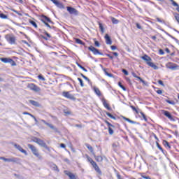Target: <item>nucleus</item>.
<instances>
[{"label": "nucleus", "mask_w": 179, "mask_h": 179, "mask_svg": "<svg viewBox=\"0 0 179 179\" xmlns=\"http://www.w3.org/2000/svg\"><path fill=\"white\" fill-rule=\"evenodd\" d=\"M27 88L30 89V90H32L33 92H35L36 93H38V92L41 91V89L34 83H29L27 85Z\"/></svg>", "instance_id": "39448f33"}, {"label": "nucleus", "mask_w": 179, "mask_h": 179, "mask_svg": "<svg viewBox=\"0 0 179 179\" xmlns=\"http://www.w3.org/2000/svg\"><path fill=\"white\" fill-rule=\"evenodd\" d=\"M108 134L109 135H113L114 134V130H113L112 127H108Z\"/></svg>", "instance_id": "a18cd8bd"}, {"label": "nucleus", "mask_w": 179, "mask_h": 179, "mask_svg": "<svg viewBox=\"0 0 179 179\" xmlns=\"http://www.w3.org/2000/svg\"><path fill=\"white\" fill-rule=\"evenodd\" d=\"M86 148H87V149L90 150V152H91V153H93V147H92V145H90V144H85Z\"/></svg>", "instance_id": "2f4dec72"}, {"label": "nucleus", "mask_w": 179, "mask_h": 179, "mask_svg": "<svg viewBox=\"0 0 179 179\" xmlns=\"http://www.w3.org/2000/svg\"><path fill=\"white\" fill-rule=\"evenodd\" d=\"M122 72L123 73H124L126 76H128V75H129L128 71H127V69H123L122 70Z\"/></svg>", "instance_id": "864d4df0"}, {"label": "nucleus", "mask_w": 179, "mask_h": 179, "mask_svg": "<svg viewBox=\"0 0 179 179\" xmlns=\"http://www.w3.org/2000/svg\"><path fill=\"white\" fill-rule=\"evenodd\" d=\"M110 19H111V22L113 24H118L120 23V20H117L114 17H111Z\"/></svg>", "instance_id": "393cba45"}, {"label": "nucleus", "mask_w": 179, "mask_h": 179, "mask_svg": "<svg viewBox=\"0 0 179 179\" xmlns=\"http://www.w3.org/2000/svg\"><path fill=\"white\" fill-rule=\"evenodd\" d=\"M78 80L80 82V85L81 87H84L85 84L83 83V80H82V78H78Z\"/></svg>", "instance_id": "ea45409f"}, {"label": "nucleus", "mask_w": 179, "mask_h": 179, "mask_svg": "<svg viewBox=\"0 0 179 179\" xmlns=\"http://www.w3.org/2000/svg\"><path fill=\"white\" fill-rule=\"evenodd\" d=\"M13 12H14L15 13H16L18 16H23V15L20 13H19L17 10H13Z\"/></svg>", "instance_id": "603ef678"}, {"label": "nucleus", "mask_w": 179, "mask_h": 179, "mask_svg": "<svg viewBox=\"0 0 179 179\" xmlns=\"http://www.w3.org/2000/svg\"><path fill=\"white\" fill-rule=\"evenodd\" d=\"M8 64H10L11 66H16V62L12 59H9Z\"/></svg>", "instance_id": "f704fd0d"}, {"label": "nucleus", "mask_w": 179, "mask_h": 179, "mask_svg": "<svg viewBox=\"0 0 179 179\" xmlns=\"http://www.w3.org/2000/svg\"><path fill=\"white\" fill-rule=\"evenodd\" d=\"M103 71L106 76H108L109 78H114V75L111 74V73H108V71H107V69H103Z\"/></svg>", "instance_id": "4be33fe9"}, {"label": "nucleus", "mask_w": 179, "mask_h": 179, "mask_svg": "<svg viewBox=\"0 0 179 179\" xmlns=\"http://www.w3.org/2000/svg\"><path fill=\"white\" fill-rule=\"evenodd\" d=\"M157 22H159V23H164V20H162L160 18H157Z\"/></svg>", "instance_id": "338daca9"}, {"label": "nucleus", "mask_w": 179, "mask_h": 179, "mask_svg": "<svg viewBox=\"0 0 179 179\" xmlns=\"http://www.w3.org/2000/svg\"><path fill=\"white\" fill-rule=\"evenodd\" d=\"M27 147L29 149H30L31 152H32V155L34 156H36L37 159L39 160H41L43 159V156H41V154L38 152V149L37 148L31 144H27Z\"/></svg>", "instance_id": "f257e3e1"}, {"label": "nucleus", "mask_w": 179, "mask_h": 179, "mask_svg": "<svg viewBox=\"0 0 179 179\" xmlns=\"http://www.w3.org/2000/svg\"><path fill=\"white\" fill-rule=\"evenodd\" d=\"M10 59V58H8V57L0 58V61H1V62H3L4 64H8Z\"/></svg>", "instance_id": "5701e85b"}, {"label": "nucleus", "mask_w": 179, "mask_h": 179, "mask_svg": "<svg viewBox=\"0 0 179 179\" xmlns=\"http://www.w3.org/2000/svg\"><path fill=\"white\" fill-rule=\"evenodd\" d=\"M162 113L164 115H165V117H167V118H169V120H170L171 121H174V118L173 117V115H171V113H170V112L167 110H162Z\"/></svg>", "instance_id": "4468645a"}, {"label": "nucleus", "mask_w": 179, "mask_h": 179, "mask_svg": "<svg viewBox=\"0 0 179 179\" xmlns=\"http://www.w3.org/2000/svg\"><path fill=\"white\" fill-rule=\"evenodd\" d=\"M159 53L160 55H164V51L162 49L159 50Z\"/></svg>", "instance_id": "13d9d810"}, {"label": "nucleus", "mask_w": 179, "mask_h": 179, "mask_svg": "<svg viewBox=\"0 0 179 179\" xmlns=\"http://www.w3.org/2000/svg\"><path fill=\"white\" fill-rule=\"evenodd\" d=\"M94 92L96 93V94L99 96H101V92H100V90L99 88L94 87Z\"/></svg>", "instance_id": "b1692460"}, {"label": "nucleus", "mask_w": 179, "mask_h": 179, "mask_svg": "<svg viewBox=\"0 0 179 179\" xmlns=\"http://www.w3.org/2000/svg\"><path fill=\"white\" fill-rule=\"evenodd\" d=\"M66 9L70 15H74V16H78V15H79V11H78L75 8L67 6Z\"/></svg>", "instance_id": "423d86ee"}, {"label": "nucleus", "mask_w": 179, "mask_h": 179, "mask_svg": "<svg viewBox=\"0 0 179 179\" xmlns=\"http://www.w3.org/2000/svg\"><path fill=\"white\" fill-rule=\"evenodd\" d=\"M7 162L9 163H17V162H19V159L16 157L7 158Z\"/></svg>", "instance_id": "a211bd4d"}, {"label": "nucleus", "mask_w": 179, "mask_h": 179, "mask_svg": "<svg viewBox=\"0 0 179 179\" xmlns=\"http://www.w3.org/2000/svg\"><path fill=\"white\" fill-rule=\"evenodd\" d=\"M140 114L141 115V116L143 117L145 121H148V118H146V115H145V113H143V112H141Z\"/></svg>", "instance_id": "3c124183"}, {"label": "nucleus", "mask_w": 179, "mask_h": 179, "mask_svg": "<svg viewBox=\"0 0 179 179\" xmlns=\"http://www.w3.org/2000/svg\"><path fill=\"white\" fill-rule=\"evenodd\" d=\"M166 68L171 69L172 71H176V69H178V65L169 62L166 64Z\"/></svg>", "instance_id": "9d476101"}, {"label": "nucleus", "mask_w": 179, "mask_h": 179, "mask_svg": "<svg viewBox=\"0 0 179 179\" xmlns=\"http://www.w3.org/2000/svg\"><path fill=\"white\" fill-rule=\"evenodd\" d=\"M99 29H100L101 33H104V27H103V24L99 23Z\"/></svg>", "instance_id": "49530a36"}, {"label": "nucleus", "mask_w": 179, "mask_h": 179, "mask_svg": "<svg viewBox=\"0 0 179 179\" xmlns=\"http://www.w3.org/2000/svg\"><path fill=\"white\" fill-rule=\"evenodd\" d=\"M117 179H123L122 178H121V175L120 174H117Z\"/></svg>", "instance_id": "774afa93"}, {"label": "nucleus", "mask_w": 179, "mask_h": 179, "mask_svg": "<svg viewBox=\"0 0 179 179\" xmlns=\"http://www.w3.org/2000/svg\"><path fill=\"white\" fill-rule=\"evenodd\" d=\"M5 38L9 44H11V45L16 44V36H15V35L7 34V35H6Z\"/></svg>", "instance_id": "20e7f679"}, {"label": "nucleus", "mask_w": 179, "mask_h": 179, "mask_svg": "<svg viewBox=\"0 0 179 179\" xmlns=\"http://www.w3.org/2000/svg\"><path fill=\"white\" fill-rule=\"evenodd\" d=\"M44 20L45 22H48V23H52V24H54V22L51 20V19H50V17L45 16V15H43L42 16V19L41 20Z\"/></svg>", "instance_id": "6ab92c4d"}, {"label": "nucleus", "mask_w": 179, "mask_h": 179, "mask_svg": "<svg viewBox=\"0 0 179 179\" xmlns=\"http://www.w3.org/2000/svg\"><path fill=\"white\" fill-rule=\"evenodd\" d=\"M105 40L106 44H108V45H111L113 44V41H111V38L110 37V36H108V34L105 35Z\"/></svg>", "instance_id": "dca6fc26"}, {"label": "nucleus", "mask_w": 179, "mask_h": 179, "mask_svg": "<svg viewBox=\"0 0 179 179\" xmlns=\"http://www.w3.org/2000/svg\"><path fill=\"white\" fill-rule=\"evenodd\" d=\"M80 76H82V78H83V79H85V80H87V82H90V80L89 79V78L83 75V73H80Z\"/></svg>", "instance_id": "09e8293b"}, {"label": "nucleus", "mask_w": 179, "mask_h": 179, "mask_svg": "<svg viewBox=\"0 0 179 179\" xmlns=\"http://www.w3.org/2000/svg\"><path fill=\"white\" fill-rule=\"evenodd\" d=\"M76 43H77V44H80L81 45H85V43L79 38H76Z\"/></svg>", "instance_id": "473e14b6"}, {"label": "nucleus", "mask_w": 179, "mask_h": 179, "mask_svg": "<svg viewBox=\"0 0 179 179\" xmlns=\"http://www.w3.org/2000/svg\"><path fill=\"white\" fill-rule=\"evenodd\" d=\"M163 145L165 146V148H168V149H171V146L170 145V143L166 140L163 141Z\"/></svg>", "instance_id": "a878e982"}, {"label": "nucleus", "mask_w": 179, "mask_h": 179, "mask_svg": "<svg viewBox=\"0 0 179 179\" xmlns=\"http://www.w3.org/2000/svg\"><path fill=\"white\" fill-rule=\"evenodd\" d=\"M173 6H177V8L179 6L178 3L177 2L174 1V0H169Z\"/></svg>", "instance_id": "de8ad7c7"}, {"label": "nucleus", "mask_w": 179, "mask_h": 179, "mask_svg": "<svg viewBox=\"0 0 179 179\" xmlns=\"http://www.w3.org/2000/svg\"><path fill=\"white\" fill-rule=\"evenodd\" d=\"M110 48H111L112 51H115V49L117 48V46L112 45V46H110Z\"/></svg>", "instance_id": "69168bd1"}, {"label": "nucleus", "mask_w": 179, "mask_h": 179, "mask_svg": "<svg viewBox=\"0 0 179 179\" xmlns=\"http://www.w3.org/2000/svg\"><path fill=\"white\" fill-rule=\"evenodd\" d=\"M62 96H64V97H66V99H69L70 100H75V96L69 92H63Z\"/></svg>", "instance_id": "6e6552de"}, {"label": "nucleus", "mask_w": 179, "mask_h": 179, "mask_svg": "<svg viewBox=\"0 0 179 179\" xmlns=\"http://www.w3.org/2000/svg\"><path fill=\"white\" fill-rule=\"evenodd\" d=\"M131 75H132V76H134V78L138 79L140 80V82H141V83H143V85H145L146 83V82H145V80H143V79H142V78L136 76V73H135V72H131Z\"/></svg>", "instance_id": "f3484780"}, {"label": "nucleus", "mask_w": 179, "mask_h": 179, "mask_svg": "<svg viewBox=\"0 0 179 179\" xmlns=\"http://www.w3.org/2000/svg\"><path fill=\"white\" fill-rule=\"evenodd\" d=\"M102 103H103V105L105 107V108H107V110H111V107H110V105H108V103H107V101H106V99H103Z\"/></svg>", "instance_id": "aec40b11"}, {"label": "nucleus", "mask_w": 179, "mask_h": 179, "mask_svg": "<svg viewBox=\"0 0 179 179\" xmlns=\"http://www.w3.org/2000/svg\"><path fill=\"white\" fill-rule=\"evenodd\" d=\"M94 45L95 47H100V43L96 40V38L94 39Z\"/></svg>", "instance_id": "c03bdc74"}, {"label": "nucleus", "mask_w": 179, "mask_h": 179, "mask_svg": "<svg viewBox=\"0 0 179 179\" xmlns=\"http://www.w3.org/2000/svg\"><path fill=\"white\" fill-rule=\"evenodd\" d=\"M0 17H1V19H8V15L1 13H0Z\"/></svg>", "instance_id": "37998d69"}, {"label": "nucleus", "mask_w": 179, "mask_h": 179, "mask_svg": "<svg viewBox=\"0 0 179 179\" xmlns=\"http://www.w3.org/2000/svg\"><path fill=\"white\" fill-rule=\"evenodd\" d=\"M136 26L137 29L142 30V26H141V24H139V23H136Z\"/></svg>", "instance_id": "4d7b16f0"}, {"label": "nucleus", "mask_w": 179, "mask_h": 179, "mask_svg": "<svg viewBox=\"0 0 179 179\" xmlns=\"http://www.w3.org/2000/svg\"><path fill=\"white\" fill-rule=\"evenodd\" d=\"M106 115H108V117H109V118H111L112 120H117V118L113 115L111 113H108V112H106Z\"/></svg>", "instance_id": "7c9ffc66"}, {"label": "nucleus", "mask_w": 179, "mask_h": 179, "mask_svg": "<svg viewBox=\"0 0 179 179\" xmlns=\"http://www.w3.org/2000/svg\"><path fill=\"white\" fill-rule=\"evenodd\" d=\"M105 123L108 125V128L112 127V128H115V125H113L111 123H110L108 121L105 120Z\"/></svg>", "instance_id": "c9c22d12"}, {"label": "nucleus", "mask_w": 179, "mask_h": 179, "mask_svg": "<svg viewBox=\"0 0 179 179\" xmlns=\"http://www.w3.org/2000/svg\"><path fill=\"white\" fill-rule=\"evenodd\" d=\"M29 23H31L32 24V26H34V27H35V29H37L38 26H37V23H36V22L31 20V21H29Z\"/></svg>", "instance_id": "79ce46f5"}, {"label": "nucleus", "mask_w": 179, "mask_h": 179, "mask_svg": "<svg viewBox=\"0 0 179 179\" xmlns=\"http://www.w3.org/2000/svg\"><path fill=\"white\" fill-rule=\"evenodd\" d=\"M32 142H35V143H37L38 145H39V146H41V148H45V149H46V150L51 152L50 147L47 146V144L45 143V142H44V141H43L37 137H34L32 138Z\"/></svg>", "instance_id": "f03ea898"}, {"label": "nucleus", "mask_w": 179, "mask_h": 179, "mask_svg": "<svg viewBox=\"0 0 179 179\" xmlns=\"http://www.w3.org/2000/svg\"><path fill=\"white\" fill-rule=\"evenodd\" d=\"M14 148H15V149H17L19 152H21V153H23L24 155H25V156H27V151L23 149V148H22V146H20V145L15 143Z\"/></svg>", "instance_id": "f8f14e48"}, {"label": "nucleus", "mask_w": 179, "mask_h": 179, "mask_svg": "<svg viewBox=\"0 0 179 179\" xmlns=\"http://www.w3.org/2000/svg\"><path fill=\"white\" fill-rule=\"evenodd\" d=\"M43 23H44V24L48 27L49 29H55V27H51L50 24H48V22H45L44 20H41Z\"/></svg>", "instance_id": "cd10ccee"}, {"label": "nucleus", "mask_w": 179, "mask_h": 179, "mask_svg": "<svg viewBox=\"0 0 179 179\" xmlns=\"http://www.w3.org/2000/svg\"><path fill=\"white\" fill-rule=\"evenodd\" d=\"M64 174H66V176H68L70 179H76V176H75V174L69 172V171H64Z\"/></svg>", "instance_id": "2eb2a0df"}, {"label": "nucleus", "mask_w": 179, "mask_h": 179, "mask_svg": "<svg viewBox=\"0 0 179 179\" xmlns=\"http://www.w3.org/2000/svg\"><path fill=\"white\" fill-rule=\"evenodd\" d=\"M126 80H127V82H128V83L129 85H132V83L131 82V79H129V78L127 77Z\"/></svg>", "instance_id": "052dcab7"}, {"label": "nucleus", "mask_w": 179, "mask_h": 179, "mask_svg": "<svg viewBox=\"0 0 179 179\" xmlns=\"http://www.w3.org/2000/svg\"><path fill=\"white\" fill-rule=\"evenodd\" d=\"M51 2H52L57 8H59V9H65V6L64 4H62L61 2L58 1V0H50Z\"/></svg>", "instance_id": "ddd939ff"}, {"label": "nucleus", "mask_w": 179, "mask_h": 179, "mask_svg": "<svg viewBox=\"0 0 179 179\" xmlns=\"http://www.w3.org/2000/svg\"><path fill=\"white\" fill-rule=\"evenodd\" d=\"M141 59L144 61H146L147 65H148V66H150L151 68H153V69L155 70L159 69V67L156 66V64L150 62L152 61V58H150V57H149L148 55H144L143 57H141Z\"/></svg>", "instance_id": "7ed1b4c3"}, {"label": "nucleus", "mask_w": 179, "mask_h": 179, "mask_svg": "<svg viewBox=\"0 0 179 179\" xmlns=\"http://www.w3.org/2000/svg\"><path fill=\"white\" fill-rule=\"evenodd\" d=\"M158 83H159V85H161L162 86H164V83L163 81L161 80H158Z\"/></svg>", "instance_id": "e2e57ef3"}, {"label": "nucleus", "mask_w": 179, "mask_h": 179, "mask_svg": "<svg viewBox=\"0 0 179 179\" xmlns=\"http://www.w3.org/2000/svg\"><path fill=\"white\" fill-rule=\"evenodd\" d=\"M51 167L54 171H57V173H59V169H58V166L55 164H52L51 165Z\"/></svg>", "instance_id": "bb28decb"}, {"label": "nucleus", "mask_w": 179, "mask_h": 179, "mask_svg": "<svg viewBox=\"0 0 179 179\" xmlns=\"http://www.w3.org/2000/svg\"><path fill=\"white\" fill-rule=\"evenodd\" d=\"M0 160H3L4 162H8V158H5L3 157H0Z\"/></svg>", "instance_id": "0e129e2a"}, {"label": "nucleus", "mask_w": 179, "mask_h": 179, "mask_svg": "<svg viewBox=\"0 0 179 179\" xmlns=\"http://www.w3.org/2000/svg\"><path fill=\"white\" fill-rule=\"evenodd\" d=\"M141 176L142 178H145V179H152L151 178H150V176H145V173H141Z\"/></svg>", "instance_id": "8fccbe9b"}, {"label": "nucleus", "mask_w": 179, "mask_h": 179, "mask_svg": "<svg viewBox=\"0 0 179 179\" xmlns=\"http://www.w3.org/2000/svg\"><path fill=\"white\" fill-rule=\"evenodd\" d=\"M44 34L45 36H47V37H48V38H51V35H50V34H48V32H47V31H44Z\"/></svg>", "instance_id": "6e6d98bb"}, {"label": "nucleus", "mask_w": 179, "mask_h": 179, "mask_svg": "<svg viewBox=\"0 0 179 179\" xmlns=\"http://www.w3.org/2000/svg\"><path fill=\"white\" fill-rule=\"evenodd\" d=\"M156 145H157V147L158 148V149H159V150H161V152H164V150H163V148H162L160 144H159V142L156 141Z\"/></svg>", "instance_id": "58836bf2"}, {"label": "nucleus", "mask_w": 179, "mask_h": 179, "mask_svg": "<svg viewBox=\"0 0 179 179\" xmlns=\"http://www.w3.org/2000/svg\"><path fill=\"white\" fill-rule=\"evenodd\" d=\"M88 50L93 52L94 55H103V53L100 52L99 49L94 48V46H90L88 47Z\"/></svg>", "instance_id": "0eeeda50"}, {"label": "nucleus", "mask_w": 179, "mask_h": 179, "mask_svg": "<svg viewBox=\"0 0 179 179\" xmlns=\"http://www.w3.org/2000/svg\"><path fill=\"white\" fill-rule=\"evenodd\" d=\"M174 17L176 19V20L178 22V23L179 24V14L174 13H173Z\"/></svg>", "instance_id": "4c0bfd02"}, {"label": "nucleus", "mask_w": 179, "mask_h": 179, "mask_svg": "<svg viewBox=\"0 0 179 179\" xmlns=\"http://www.w3.org/2000/svg\"><path fill=\"white\" fill-rule=\"evenodd\" d=\"M91 164L94 167L95 171H96V173H98V174H100L101 176V170H100V168L99 167V165H97L96 162L92 161Z\"/></svg>", "instance_id": "9b49d317"}, {"label": "nucleus", "mask_w": 179, "mask_h": 179, "mask_svg": "<svg viewBox=\"0 0 179 179\" xmlns=\"http://www.w3.org/2000/svg\"><path fill=\"white\" fill-rule=\"evenodd\" d=\"M165 101L169 104H171L172 106H174L176 104V102L174 101H170L169 99H166Z\"/></svg>", "instance_id": "a19ab883"}, {"label": "nucleus", "mask_w": 179, "mask_h": 179, "mask_svg": "<svg viewBox=\"0 0 179 179\" xmlns=\"http://www.w3.org/2000/svg\"><path fill=\"white\" fill-rule=\"evenodd\" d=\"M118 86L121 87V89H122V90H124V92H127V88H125V87L124 85H122V83H121V82L118 83Z\"/></svg>", "instance_id": "e433bc0d"}, {"label": "nucleus", "mask_w": 179, "mask_h": 179, "mask_svg": "<svg viewBox=\"0 0 179 179\" xmlns=\"http://www.w3.org/2000/svg\"><path fill=\"white\" fill-rule=\"evenodd\" d=\"M77 65H78V68H80V69L84 71V72H87V69H86V68L83 67V66H82V64L77 63Z\"/></svg>", "instance_id": "72a5a7b5"}, {"label": "nucleus", "mask_w": 179, "mask_h": 179, "mask_svg": "<svg viewBox=\"0 0 179 179\" xmlns=\"http://www.w3.org/2000/svg\"><path fill=\"white\" fill-rule=\"evenodd\" d=\"M30 104L34 106L35 107H40V103L34 100H29V101Z\"/></svg>", "instance_id": "412c9836"}, {"label": "nucleus", "mask_w": 179, "mask_h": 179, "mask_svg": "<svg viewBox=\"0 0 179 179\" xmlns=\"http://www.w3.org/2000/svg\"><path fill=\"white\" fill-rule=\"evenodd\" d=\"M38 79H40L41 80H45V78H44L42 75H39V76H38Z\"/></svg>", "instance_id": "bf43d9fd"}, {"label": "nucleus", "mask_w": 179, "mask_h": 179, "mask_svg": "<svg viewBox=\"0 0 179 179\" xmlns=\"http://www.w3.org/2000/svg\"><path fill=\"white\" fill-rule=\"evenodd\" d=\"M106 57H108L110 59H114V57L110 54H106Z\"/></svg>", "instance_id": "680f3d73"}, {"label": "nucleus", "mask_w": 179, "mask_h": 179, "mask_svg": "<svg viewBox=\"0 0 179 179\" xmlns=\"http://www.w3.org/2000/svg\"><path fill=\"white\" fill-rule=\"evenodd\" d=\"M130 107H131V110H133V111H135L136 113H138V110L136 109V108H135V106H131Z\"/></svg>", "instance_id": "5fc2aeb1"}, {"label": "nucleus", "mask_w": 179, "mask_h": 179, "mask_svg": "<svg viewBox=\"0 0 179 179\" xmlns=\"http://www.w3.org/2000/svg\"><path fill=\"white\" fill-rule=\"evenodd\" d=\"M123 120H124L125 121H127V122H129L130 124H136L135 121L134 120H131V119L123 117Z\"/></svg>", "instance_id": "c756f323"}, {"label": "nucleus", "mask_w": 179, "mask_h": 179, "mask_svg": "<svg viewBox=\"0 0 179 179\" xmlns=\"http://www.w3.org/2000/svg\"><path fill=\"white\" fill-rule=\"evenodd\" d=\"M42 122H43V124H45V125H47V127H49V128H50L51 129H53V131H55V132H59V131H58V128L54 127V125L47 122L45 120H41Z\"/></svg>", "instance_id": "1a4fd4ad"}, {"label": "nucleus", "mask_w": 179, "mask_h": 179, "mask_svg": "<svg viewBox=\"0 0 179 179\" xmlns=\"http://www.w3.org/2000/svg\"><path fill=\"white\" fill-rule=\"evenodd\" d=\"M94 157H95V159H96V160L98 163H101V162H103V157H101V156H94Z\"/></svg>", "instance_id": "c85d7f7f"}]
</instances>
